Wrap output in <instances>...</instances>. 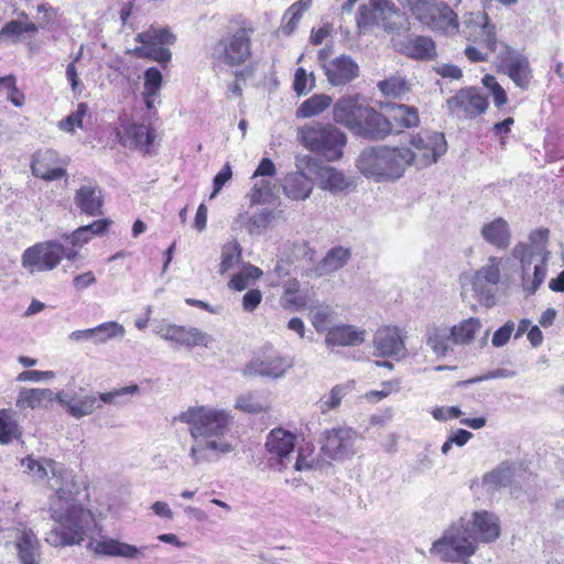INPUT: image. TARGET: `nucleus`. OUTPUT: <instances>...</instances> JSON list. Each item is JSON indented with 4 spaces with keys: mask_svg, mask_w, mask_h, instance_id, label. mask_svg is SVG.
<instances>
[{
    "mask_svg": "<svg viewBox=\"0 0 564 564\" xmlns=\"http://www.w3.org/2000/svg\"><path fill=\"white\" fill-rule=\"evenodd\" d=\"M318 188L332 194H339L355 187L352 177L346 175L335 166L322 164L314 171Z\"/></svg>",
    "mask_w": 564,
    "mask_h": 564,
    "instance_id": "obj_23",
    "label": "nucleus"
},
{
    "mask_svg": "<svg viewBox=\"0 0 564 564\" xmlns=\"http://www.w3.org/2000/svg\"><path fill=\"white\" fill-rule=\"evenodd\" d=\"M315 87V75L299 67L294 74L293 89L299 95H306Z\"/></svg>",
    "mask_w": 564,
    "mask_h": 564,
    "instance_id": "obj_60",
    "label": "nucleus"
},
{
    "mask_svg": "<svg viewBox=\"0 0 564 564\" xmlns=\"http://www.w3.org/2000/svg\"><path fill=\"white\" fill-rule=\"evenodd\" d=\"M91 329L95 344L105 343L113 338H121L126 333L124 327L117 322H106Z\"/></svg>",
    "mask_w": 564,
    "mask_h": 564,
    "instance_id": "obj_55",
    "label": "nucleus"
},
{
    "mask_svg": "<svg viewBox=\"0 0 564 564\" xmlns=\"http://www.w3.org/2000/svg\"><path fill=\"white\" fill-rule=\"evenodd\" d=\"M405 48L406 54L416 59H430L435 55V43L423 35L414 37Z\"/></svg>",
    "mask_w": 564,
    "mask_h": 564,
    "instance_id": "obj_51",
    "label": "nucleus"
},
{
    "mask_svg": "<svg viewBox=\"0 0 564 564\" xmlns=\"http://www.w3.org/2000/svg\"><path fill=\"white\" fill-rule=\"evenodd\" d=\"M88 112L85 102L77 105V109L58 122V128L65 132H74L75 128H83V119Z\"/></svg>",
    "mask_w": 564,
    "mask_h": 564,
    "instance_id": "obj_59",
    "label": "nucleus"
},
{
    "mask_svg": "<svg viewBox=\"0 0 564 564\" xmlns=\"http://www.w3.org/2000/svg\"><path fill=\"white\" fill-rule=\"evenodd\" d=\"M109 225L110 221L108 219H98L65 236V240L70 245V247H66V259H75L79 249L88 243L95 236L104 235Z\"/></svg>",
    "mask_w": 564,
    "mask_h": 564,
    "instance_id": "obj_30",
    "label": "nucleus"
},
{
    "mask_svg": "<svg viewBox=\"0 0 564 564\" xmlns=\"http://www.w3.org/2000/svg\"><path fill=\"white\" fill-rule=\"evenodd\" d=\"M488 105L487 97L474 87L463 88L446 100L449 115L458 119L476 118L487 110Z\"/></svg>",
    "mask_w": 564,
    "mask_h": 564,
    "instance_id": "obj_16",
    "label": "nucleus"
},
{
    "mask_svg": "<svg viewBox=\"0 0 564 564\" xmlns=\"http://www.w3.org/2000/svg\"><path fill=\"white\" fill-rule=\"evenodd\" d=\"M256 28L249 20H242L230 36L221 39L213 47V57L228 66H239L251 57V36Z\"/></svg>",
    "mask_w": 564,
    "mask_h": 564,
    "instance_id": "obj_10",
    "label": "nucleus"
},
{
    "mask_svg": "<svg viewBox=\"0 0 564 564\" xmlns=\"http://www.w3.org/2000/svg\"><path fill=\"white\" fill-rule=\"evenodd\" d=\"M241 261V248L237 241H230L223 247L219 273L225 274Z\"/></svg>",
    "mask_w": 564,
    "mask_h": 564,
    "instance_id": "obj_54",
    "label": "nucleus"
},
{
    "mask_svg": "<svg viewBox=\"0 0 564 564\" xmlns=\"http://www.w3.org/2000/svg\"><path fill=\"white\" fill-rule=\"evenodd\" d=\"M410 148L406 147H369L361 151L356 160V167L367 178L376 182L394 181L411 165Z\"/></svg>",
    "mask_w": 564,
    "mask_h": 564,
    "instance_id": "obj_3",
    "label": "nucleus"
},
{
    "mask_svg": "<svg viewBox=\"0 0 564 564\" xmlns=\"http://www.w3.org/2000/svg\"><path fill=\"white\" fill-rule=\"evenodd\" d=\"M406 332L397 325H382L373 334V346L378 352H401L405 350Z\"/></svg>",
    "mask_w": 564,
    "mask_h": 564,
    "instance_id": "obj_31",
    "label": "nucleus"
},
{
    "mask_svg": "<svg viewBox=\"0 0 564 564\" xmlns=\"http://www.w3.org/2000/svg\"><path fill=\"white\" fill-rule=\"evenodd\" d=\"M45 463L46 465L31 456L21 462L22 466L40 479L45 478L47 467L51 468L53 476L57 477L56 482L59 481L56 487V497L50 503L51 518L57 525L47 532L45 542L54 547L80 544L85 535L98 529L95 516L90 509L74 501V495L78 494V486L74 481L73 474L62 467L57 468L52 459H46Z\"/></svg>",
    "mask_w": 564,
    "mask_h": 564,
    "instance_id": "obj_1",
    "label": "nucleus"
},
{
    "mask_svg": "<svg viewBox=\"0 0 564 564\" xmlns=\"http://www.w3.org/2000/svg\"><path fill=\"white\" fill-rule=\"evenodd\" d=\"M324 74L333 86H344L359 76L358 64L348 55H339L324 65Z\"/></svg>",
    "mask_w": 564,
    "mask_h": 564,
    "instance_id": "obj_26",
    "label": "nucleus"
},
{
    "mask_svg": "<svg viewBox=\"0 0 564 564\" xmlns=\"http://www.w3.org/2000/svg\"><path fill=\"white\" fill-rule=\"evenodd\" d=\"M477 549L470 523L460 518L452 523L438 540L433 542L430 552L444 562H459L474 555Z\"/></svg>",
    "mask_w": 564,
    "mask_h": 564,
    "instance_id": "obj_7",
    "label": "nucleus"
},
{
    "mask_svg": "<svg viewBox=\"0 0 564 564\" xmlns=\"http://www.w3.org/2000/svg\"><path fill=\"white\" fill-rule=\"evenodd\" d=\"M391 118L402 128H415L420 124L419 111L413 106L393 104L390 107Z\"/></svg>",
    "mask_w": 564,
    "mask_h": 564,
    "instance_id": "obj_48",
    "label": "nucleus"
},
{
    "mask_svg": "<svg viewBox=\"0 0 564 564\" xmlns=\"http://www.w3.org/2000/svg\"><path fill=\"white\" fill-rule=\"evenodd\" d=\"M458 33H462L468 41L478 43L489 51L496 48V26L489 22V18L485 12L466 13L463 18V28Z\"/></svg>",
    "mask_w": 564,
    "mask_h": 564,
    "instance_id": "obj_18",
    "label": "nucleus"
},
{
    "mask_svg": "<svg viewBox=\"0 0 564 564\" xmlns=\"http://www.w3.org/2000/svg\"><path fill=\"white\" fill-rule=\"evenodd\" d=\"M282 187L290 199L305 200L312 194L313 182L305 172H294L285 176Z\"/></svg>",
    "mask_w": 564,
    "mask_h": 564,
    "instance_id": "obj_40",
    "label": "nucleus"
},
{
    "mask_svg": "<svg viewBox=\"0 0 564 564\" xmlns=\"http://www.w3.org/2000/svg\"><path fill=\"white\" fill-rule=\"evenodd\" d=\"M74 204L80 210L90 217L102 214L104 195L101 188L96 184L80 186L74 195Z\"/></svg>",
    "mask_w": 564,
    "mask_h": 564,
    "instance_id": "obj_34",
    "label": "nucleus"
},
{
    "mask_svg": "<svg viewBox=\"0 0 564 564\" xmlns=\"http://www.w3.org/2000/svg\"><path fill=\"white\" fill-rule=\"evenodd\" d=\"M480 236L487 243L495 247L497 250H507L512 240L510 225L502 217H497L485 223L480 228Z\"/></svg>",
    "mask_w": 564,
    "mask_h": 564,
    "instance_id": "obj_33",
    "label": "nucleus"
},
{
    "mask_svg": "<svg viewBox=\"0 0 564 564\" xmlns=\"http://www.w3.org/2000/svg\"><path fill=\"white\" fill-rule=\"evenodd\" d=\"M365 328L351 324H337L328 329L325 340L330 346L357 347L366 341Z\"/></svg>",
    "mask_w": 564,
    "mask_h": 564,
    "instance_id": "obj_32",
    "label": "nucleus"
},
{
    "mask_svg": "<svg viewBox=\"0 0 564 564\" xmlns=\"http://www.w3.org/2000/svg\"><path fill=\"white\" fill-rule=\"evenodd\" d=\"M39 31L35 23L29 21L25 12L19 14V19L7 22L0 30L1 43H18L25 39V35H34Z\"/></svg>",
    "mask_w": 564,
    "mask_h": 564,
    "instance_id": "obj_36",
    "label": "nucleus"
},
{
    "mask_svg": "<svg viewBox=\"0 0 564 564\" xmlns=\"http://www.w3.org/2000/svg\"><path fill=\"white\" fill-rule=\"evenodd\" d=\"M379 9L378 26L390 33H399L405 29L404 13L390 0H373Z\"/></svg>",
    "mask_w": 564,
    "mask_h": 564,
    "instance_id": "obj_37",
    "label": "nucleus"
},
{
    "mask_svg": "<svg viewBox=\"0 0 564 564\" xmlns=\"http://www.w3.org/2000/svg\"><path fill=\"white\" fill-rule=\"evenodd\" d=\"M482 328L479 317L462 319L452 327L431 326L426 332V344L434 352H447L454 346H470Z\"/></svg>",
    "mask_w": 564,
    "mask_h": 564,
    "instance_id": "obj_8",
    "label": "nucleus"
},
{
    "mask_svg": "<svg viewBox=\"0 0 564 564\" xmlns=\"http://www.w3.org/2000/svg\"><path fill=\"white\" fill-rule=\"evenodd\" d=\"M335 312L327 305L316 307L311 312V322L317 333H327Z\"/></svg>",
    "mask_w": 564,
    "mask_h": 564,
    "instance_id": "obj_56",
    "label": "nucleus"
},
{
    "mask_svg": "<svg viewBox=\"0 0 564 564\" xmlns=\"http://www.w3.org/2000/svg\"><path fill=\"white\" fill-rule=\"evenodd\" d=\"M411 164L419 169L430 166L447 151V142L441 132H421L411 139Z\"/></svg>",
    "mask_w": 564,
    "mask_h": 564,
    "instance_id": "obj_13",
    "label": "nucleus"
},
{
    "mask_svg": "<svg viewBox=\"0 0 564 564\" xmlns=\"http://www.w3.org/2000/svg\"><path fill=\"white\" fill-rule=\"evenodd\" d=\"M379 9L373 6V0L359 6L357 13V25L359 29L378 25Z\"/></svg>",
    "mask_w": 564,
    "mask_h": 564,
    "instance_id": "obj_58",
    "label": "nucleus"
},
{
    "mask_svg": "<svg viewBox=\"0 0 564 564\" xmlns=\"http://www.w3.org/2000/svg\"><path fill=\"white\" fill-rule=\"evenodd\" d=\"M64 258L66 247L56 240H48L26 248L21 264L30 274H35L54 270Z\"/></svg>",
    "mask_w": 564,
    "mask_h": 564,
    "instance_id": "obj_12",
    "label": "nucleus"
},
{
    "mask_svg": "<svg viewBox=\"0 0 564 564\" xmlns=\"http://www.w3.org/2000/svg\"><path fill=\"white\" fill-rule=\"evenodd\" d=\"M273 219V213L271 210L264 209L259 214H254L249 216L248 214L239 215L238 220L246 227L248 232L252 236L261 235L265 231L269 224Z\"/></svg>",
    "mask_w": 564,
    "mask_h": 564,
    "instance_id": "obj_49",
    "label": "nucleus"
},
{
    "mask_svg": "<svg viewBox=\"0 0 564 564\" xmlns=\"http://www.w3.org/2000/svg\"><path fill=\"white\" fill-rule=\"evenodd\" d=\"M54 400L56 394L51 389L22 388L17 398V406L22 410L46 408Z\"/></svg>",
    "mask_w": 564,
    "mask_h": 564,
    "instance_id": "obj_41",
    "label": "nucleus"
},
{
    "mask_svg": "<svg viewBox=\"0 0 564 564\" xmlns=\"http://www.w3.org/2000/svg\"><path fill=\"white\" fill-rule=\"evenodd\" d=\"M378 89L387 98H400L410 90L408 82L400 76H392L377 84Z\"/></svg>",
    "mask_w": 564,
    "mask_h": 564,
    "instance_id": "obj_53",
    "label": "nucleus"
},
{
    "mask_svg": "<svg viewBox=\"0 0 564 564\" xmlns=\"http://www.w3.org/2000/svg\"><path fill=\"white\" fill-rule=\"evenodd\" d=\"M139 392V386L131 384L120 389H115L109 392L99 393L98 397L94 394H72L65 391L56 394V401L66 409V412L73 417L80 419L91 414L96 409L101 408V403L118 404V399Z\"/></svg>",
    "mask_w": 564,
    "mask_h": 564,
    "instance_id": "obj_11",
    "label": "nucleus"
},
{
    "mask_svg": "<svg viewBox=\"0 0 564 564\" xmlns=\"http://www.w3.org/2000/svg\"><path fill=\"white\" fill-rule=\"evenodd\" d=\"M162 84V74L155 67H150L144 73V91L158 94Z\"/></svg>",
    "mask_w": 564,
    "mask_h": 564,
    "instance_id": "obj_64",
    "label": "nucleus"
},
{
    "mask_svg": "<svg viewBox=\"0 0 564 564\" xmlns=\"http://www.w3.org/2000/svg\"><path fill=\"white\" fill-rule=\"evenodd\" d=\"M333 102L330 96L316 94L303 101L296 109L297 118H311L324 112Z\"/></svg>",
    "mask_w": 564,
    "mask_h": 564,
    "instance_id": "obj_46",
    "label": "nucleus"
},
{
    "mask_svg": "<svg viewBox=\"0 0 564 564\" xmlns=\"http://www.w3.org/2000/svg\"><path fill=\"white\" fill-rule=\"evenodd\" d=\"M312 4V0H299L283 14V33L290 35L296 29L302 15Z\"/></svg>",
    "mask_w": 564,
    "mask_h": 564,
    "instance_id": "obj_50",
    "label": "nucleus"
},
{
    "mask_svg": "<svg viewBox=\"0 0 564 564\" xmlns=\"http://www.w3.org/2000/svg\"><path fill=\"white\" fill-rule=\"evenodd\" d=\"M517 464L511 460L501 462L492 470L482 476V485L487 490H498L509 486L516 475Z\"/></svg>",
    "mask_w": 564,
    "mask_h": 564,
    "instance_id": "obj_39",
    "label": "nucleus"
},
{
    "mask_svg": "<svg viewBox=\"0 0 564 564\" xmlns=\"http://www.w3.org/2000/svg\"><path fill=\"white\" fill-rule=\"evenodd\" d=\"M193 440L194 445L189 451V456L194 465L216 460L234 449L230 443L216 437Z\"/></svg>",
    "mask_w": 564,
    "mask_h": 564,
    "instance_id": "obj_29",
    "label": "nucleus"
},
{
    "mask_svg": "<svg viewBox=\"0 0 564 564\" xmlns=\"http://www.w3.org/2000/svg\"><path fill=\"white\" fill-rule=\"evenodd\" d=\"M153 332L165 340L175 343L185 348H213L212 337L196 327L178 326L162 321L153 324Z\"/></svg>",
    "mask_w": 564,
    "mask_h": 564,
    "instance_id": "obj_15",
    "label": "nucleus"
},
{
    "mask_svg": "<svg viewBox=\"0 0 564 564\" xmlns=\"http://www.w3.org/2000/svg\"><path fill=\"white\" fill-rule=\"evenodd\" d=\"M262 271L258 267L251 263H245L240 270L231 276L228 282V288L234 291H243L260 279Z\"/></svg>",
    "mask_w": 564,
    "mask_h": 564,
    "instance_id": "obj_47",
    "label": "nucleus"
},
{
    "mask_svg": "<svg viewBox=\"0 0 564 564\" xmlns=\"http://www.w3.org/2000/svg\"><path fill=\"white\" fill-rule=\"evenodd\" d=\"M235 408L251 414H259L265 410L264 405L250 392L239 395L236 400Z\"/></svg>",
    "mask_w": 564,
    "mask_h": 564,
    "instance_id": "obj_61",
    "label": "nucleus"
},
{
    "mask_svg": "<svg viewBox=\"0 0 564 564\" xmlns=\"http://www.w3.org/2000/svg\"><path fill=\"white\" fill-rule=\"evenodd\" d=\"M297 138L304 148L328 162L340 160L347 144L346 133L333 123L315 122L301 127L297 129Z\"/></svg>",
    "mask_w": 564,
    "mask_h": 564,
    "instance_id": "obj_5",
    "label": "nucleus"
},
{
    "mask_svg": "<svg viewBox=\"0 0 564 564\" xmlns=\"http://www.w3.org/2000/svg\"><path fill=\"white\" fill-rule=\"evenodd\" d=\"M137 41L142 43V47L137 48L140 56H144L166 64L171 59V52L166 45L173 44L175 36L166 28L151 26L149 30L139 33Z\"/></svg>",
    "mask_w": 564,
    "mask_h": 564,
    "instance_id": "obj_14",
    "label": "nucleus"
},
{
    "mask_svg": "<svg viewBox=\"0 0 564 564\" xmlns=\"http://www.w3.org/2000/svg\"><path fill=\"white\" fill-rule=\"evenodd\" d=\"M470 523L473 538L476 543H491L500 536L499 518L489 511H475L471 514Z\"/></svg>",
    "mask_w": 564,
    "mask_h": 564,
    "instance_id": "obj_25",
    "label": "nucleus"
},
{
    "mask_svg": "<svg viewBox=\"0 0 564 564\" xmlns=\"http://www.w3.org/2000/svg\"><path fill=\"white\" fill-rule=\"evenodd\" d=\"M31 171L35 177L44 181H55L66 175V170L59 163V156L54 150L37 151L32 159Z\"/></svg>",
    "mask_w": 564,
    "mask_h": 564,
    "instance_id": "obj_27",
    "label": "nucleus"
},
{
    "mask_svg": "<svg viewBox=\"0 0 564 564\" xmlns=\"http://www.w3.org/2000/svg\"><path fill=\"white\" fill-rule=\"evenodd\" d=\"M423 28L446 36L459 32L457 13L442 0H398Z\"/></svg>",
    "mask_w": 564,
    "mask_h": 564,
    "instance_id": "obj_4",
    "label": "nucleus"
},
{
    "mask_svg": "<svg viewBox=\"0 0 564 564\" xmlns=\"http://www.w3.org/2000/svg\"><path fill=\"white\" fill-rule=\"evenodd\" d=\"M503 258L489 257L486 264L480 267L470 279L473 290L480 296H492L490 286L497 285L501 280Z\"/></svg>",
    "mask_w": 564,
    "mask_h": 564,
    "instance_id": "obj_21",
    "label": "nucleus"
},
{
    "mask_svg": "<svg viewBox=\"0 0 564 564\" xmlns=\"http://www.w3.org/2000/svg\"><path fill=\"white\" fill-rule=\"evenodd\" d=\"M351 258V251L345 247H334L325 254L314 270L315 276L333 273L345 267Z\"/></svg>",
    "mask_w": 564,
    "mask_h": 564,
    "instance_id": "obj_43",
    "label": "nucleus"
},
{
    "mask_svg": "<svg viewBox=\"0 0 564 564\" xmlns=\"http://www.w3.org/2000/svg\"><path fill=\"white\" fill-rule=\"evenodd\" d=\"M273 184L272 181L268 177H261L260 180H254L251 193H250V202L252 204H261L269 202L272 196Z\"/></svg>",
    "mask_w": 564,
    "mask_h": 564,
    "instance_id": "obj_57",
    "label": "nucleus"
},
{
    "mask_svg": "<svg viewBox=\"0 0 564 564\" xmlns=\"http://www.w3.org/2000/svg\"><path fill=\"white\" fill-rule=\"evenodd\" d=\"M293 365L291 355H262L246 366L245 376L280 377Z\"/></svg>",
    "mask_w": 564,
    "mask_h": 564,
    "instance_id": "obj_24",
    "label": "nucleus"
},
{
    "mask_svg": "<svg viewBox=\"0 0 564 564\" xmlns=\"http://www.w3.org/2000/svg\"><path fill=\"white\" fill-rule=\"evenodd\" d=\"M175 420L189 425V434L193 438H220L227 433L232 415L226 410L191 406L180 413Z\"/></svg>",
    "mask_w": 564,
    "mask_h": 564,
    "instance_id": "obj_9",
    "label": "nucleus"
},
{
    "mask_svg": "<svg viewBox=\"0 0 564 564\" xmlns=\"http://www.w3.org/2000/svg\"><path fill=\"white\" fill-rule=\"evenodd\" d=\"M15 549L21 564H40L41 544L32 529L23 528L17 531Z\"/></svg>",
    "mask_w": 564,
    "mask_h": 564,
    "instance_id": "obj_35",
    "label": "nucleus"
},
{
    "mask_svg": "<svg viewBox=\"0 0 564 564\" xmlns=\"http://www.w3.org/2000/svg\"><path fill=\"white\" fill-rule=\"evenodd\" d=\"M492 364L496 365V368L481 376L463 381L460 384L468 386L489 379L512 378L524 371L527 366V362L519 358V355H497Z\"/></svg>",
    "mask_w": 564,
    "mask_h": 564,
    "instance_id": "obj_22",
    "label": "nucleus"
},
{
    "mask_svg": "<svg viewBox=\"0 0 564 564\" xmlns=\"http://www.w3.org/2000/svg\"><path fill=\"white\" fill-rule=\"evenodd\" d=\"M295 446V434L283 427L272 429L265 436L262 449L254 457V463L262 471L283 473L294 459Z\"/></svg>",
    "mask_w": 564,
    "mask_h": 564,
    "instance_id": "obj_6",
    "label": "nucleus"
},
{
    "mask_svg": "<svg viewBox=\"0 0 564 564\" xmlns=\"http://www.w3.org/2000/svg\"><path fill=\"white\" fill-rule=\"evenodd\" d=\"M22 436V427L19 425L15 413L11 409L0 410V443L9 444Z\"/></svg>",
    "mask_w": 564,
    "mask_h": 564,
    "instance_id": "obj_45",
    "label": "nucleus"
},
{
    "mask_svg": "<svg viewBox=\"0 0 564 564\" xmlns=\"http://www.w3.org/2000/svg\"><path fill=\"white\" fill-rule=\"evenodd\" d=\"M95 522L97 521L95 520ZM96 524L98 529H95L88 535L84 536L90 538L87 549L93 551L95 554L133 560L140 555L143 556L142 551L148 549V546L137 547L135 545L110 538H105L101 540L93 539V534L100 533L102 530L98 523ZM85 539H83V541Z\"/></svg>",
    "mask_w": 564,
    "mask_h": 564,
    "instance_id": "obj_19",
    "label": "nucleus"
},
{
    "mask_svg": "<svg viewBox=\"0 0 564 564\" xmlns=\"http://www.w3.org/2000/svg\"><path fill=\"white\" fill-rule=\"evenodd\" d=\"M516 324L512 321H508L501 327H499L492 335L491 344L495 348L503 347L511 338L514 332Z\"/></svg>",
    "mask_w": 564,
    "mask_h": 564,
    "instance_id": "obj_63",
    "label": "nucleus"
},
{
    "mask_svg": "<svg viewBox=\"0 0 564 564\" xmlns=\"http://www.w3.org/2000/svg\"><path fill=\"white\" fill-rule=\"evenodd\" d=\"M366 107V105L360 102L358 95L344 96L339 98L333 107L334 121L354 132Z\"/></svg>",
    "mask_w": 564,
    "mask_h": 564,
    "instance_id": "obj_28",
    "label": "nucleus"
},
{
    "mask_svg": "<svg viewBox=\"0 0 564 564\" xmlns=\"http://www.w3.org/2000/svg\"><path fill=\"white\" fill-rule=\"evenodd\" d=\"M355 380H349L346 383L335 386L327 397H323L319 400V409L322 412H326L336 409L343 398L354 389Z\"/></svg>",
    "mask_w": 564,
    "mask_h": 564,
    "instance_id": "obj_52",
    "label": "nucleus"
},
{
    "mask_svg": "<svg viewBox=\"0 0 564 564\" xmlns=\"http://www.w3.org/2000/svg\"><path fill=\"white\" fill-rule=\"evenodd\" d=\"M392 131L391 121L379 111L367 106L352 133L365 139L382 140Z\"/></svg>",
    "mask_w": 564,
    "mask_h": 564,
    "instance_id": "obj_20",
    "label": "nucleus"
},
{
    "mask_svg": "<svg viewBox=\"0 0 564 564\" xmlns=\"http://www.w3.org/2000/svg\"><path fill=\"white\" fill-rule=\"evenodd\" d=\"M357 433L350 427L325 430L322 441L323 454L334 460L350 458L356 454Z\"/></svg>",
    "mask_w": 564,
    "mask_h": 564,
    "instance_id": "obj_17",
    "label": "nucleus"
},
{
    "mask_svg": "<svg viewBox=\"0 0 564 564\" xmlns=\"http://www.w3.org/2000/svg\"><path fill=\"white\" fill-rule=\"evenodd\" d=\"M0 90H3L8 94V99L14 106H22L23 97L17 87V78L14 75H7L4 77H0Z\"/></svg>",
    "mask_w": 564,
    "mask_h": 564,
    "instance_id": "obj_62",
    "label": "nucleus"
},
{
    "mask_svg": "<svg viewBox=\"0 0 564 564\" xmlns=\"http://www.w3.org/2000/svg\"><path fill=\"white\" fill-rule=\"evenodd\" d=\"M155 138L154 130L145 124L132 123L126 127L121 142L130 148H139L145 152L149 151Z\"/></svg>",
    "mask_w": 564,
    "mask_h": 564,
    "instance_id": "obj_42",
    "label": "nucleus"
},
{
    "mask_svg": "<svg viewBox=\"0 0 564 564\" xmlns=\"http://www.w3.org/2000/svg\"><path fill=\"white\" fill-rule=\"evenodd\" d=\"M547 240L549 229L539 228L529 235V242H518L512 249V257L520 262L521 286L527 296L533 295L546 278Z\"/></svg>",
    "mask_w": 564,
    "mask_h": 564,
    "instance_id": "obj_2",
    "label": "nucleus"
},
{
    "mask_svg": "<svg viewBox=\"0 0 564 564\" xmlns=\"http://www.w3.org/2000/svg\"><path fill=\"white\" fill-rule=\"evenodd\" d=\"M281 283L283 288V294L281 296L282 306L292 311L304 308L307 303V296L301 292L297 279L289 278Z\"/></svg>",
    "mask_w": 564,
    "mask_h": 564,
    "instance_id": "obj_44",
    "label": "nucleus"
},
{
    "mask_svg": "<svg viewBox=\"0 0 564 564\" xmlns=\"http://www.w3.org/2000/svg\"><path fill=\"white\" fill-rule=\"evenodd\" d=\"M502 67L505 68L506 74L518 87L522 89L528 87L531 78V70L527 57L520 54H509L502 61Z\"/></svg>",
    "mask_w": 564,
    "mask_h": 564,
    "instance_id": "obj_38",
    "label": "nucleus"
}]
</instances>
